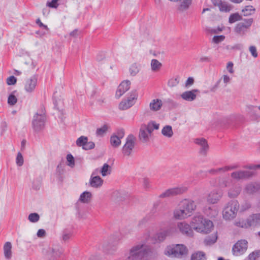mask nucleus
Instances as JSON below:
<instances>
[{
	"mask_svg": "<svg viewBox=\"0 0 260 260\" xmlns=\"http://www.w3.org/2000/svg\"><path fill=\"white\" fill-rule=\"evenodd\" d=\"M254 175V172L251 171L238 170L233 171L231 174V179L228 178H222L219 181V185L221 187H226L230 186L233 181H239L244 179H248Z\"/></svg>",
	"mask_w": 260,
	"mask_h": 260,
	"instance_id": "nucleus-1",
	"label": "nucleus"
},
{
	"mask_svg": "<svg viewBox=\"0 0 260 260\" xmlns=\"http://www.w3.org/2000/svg\"><path fill=\"white\" fill-rule=\"evenodd\" d=\"M192 229L198 233L208 234L210 233L213 227L211 221L205 218L202 215H196L193 217L191 222Z\"/></svg>",
	"mask_w": 260,
	"mask_h": 260,
	"instance_id": "nucleus-2",
	"label": "nucleus"
},
{
	"mask_svg": "<svg viewBox=\"0 0 260 260\" xmlns=\"http://www.w3.org/2000/svg\"><path fill=\"white\" fill-rule=\"evenodd\" d=\"M63 248L58 244H54L44 247L42 253L48 260H56L63 253Z\"/></svg>",
	"mask_w": 260,
	"mask_h": 260,
	"instance_id": "nucleus-3",
	"label": "nucleus"
},
{
	"mask_svg": "<svg viewBox=\"0 0 260 260\" xmlns=\"http://www.w3.org/2000/svg\"><path fill=\"white\" fill-rule=\"evenodd\" d=\"M188 250L183 244L172 245L167 246L164 251L165 255L172 257L180 258L187 254Z\"/></svg>",
	"mask_w": 260,
	"mask_h": 260,
	"instance_id": "nucleus-4",
	"label": "nucleus"
},
{
	"mask_svg": "<svg viewBox=\"0 0 260 260\" xmlns=\"http://www.w3.org/2000/svg\"><path fill=\"white\" fill-rule=\"evenodd\" d=\"M239 204L237 200H232L228 202L222 211L223 218L225 220L234 218L239 209Z\"/></svg>",
	"mask_w": 260,
	"mask_h": 260,
	"instance_id": "nucleus-5",
	"label": "nucleus"
},
{
	"mask_svg": "<svg viewBox=\"0 0 260 260\" xmlns=\"http://www.w3.org/2000/svg\"><path fill=\"white\" fill-rule=\"evenodd\" d=\"M253 22L252 18L243 19L235 26L234 29L235 32L240 36H245L250 29Z\"/></svg>",
	"mask_w": 260,
	"mask_h": 260,
	"instance_id": "nucleus-6",
	"label": "nucleus"
},
{
	"mask_svg": "<svg viewBox=\"0 0 260 260\" xmlns=\"http://www.w3.org/2000/svg\"><path fill=\"white\" fill-rule=\"evenodd\" d=\"M46 117L45 113L42 111L41 113H36L33 116L32 120V127L33 129L39 132L43 129L45 127Z\"/></svg>",
	"mask_w": 260,
	"mask_h": 260,
	"instance_id": "nucleus-7",
	"label": "nucleus"
},
{
	"mask_svg": "<svg viewBox=\"0 0 260 260\" xmlns=\"http://www.w3.org/2000/svg\"><path fill=\"white\" fill-rule=\"evenodd\" d=\"M179 204L180 208L183 209L188 217L192 215L196 209V204L194 202L190 199H185L181 200Z\"/></svg>",
	"mask_w": 260,
	"mask_h": 260,
	"instance_id": "nucleus-8",
	"label": "nucleus"
},
{
	"mask_svg": "<svg viewBox=\"0 0 260 260\" xmlns=\"http://www.w3.org/2000/svg\"><path fill=\"white\" fill-rule=\"evenodd\" d=\"M135 145V138L133 135H129L126 139V142L122 148V153L125 156H129L133 153Z\"/></svg>",
	"mask_w": 260,
	"mask_h": 260,
	"instance_id": "nucleus-9",
	"label": "nucleus"
},
{
	"mask_svg": "<svg viewBox=\"0 0 260 260\" xmlns=\"http://www.w3.org/2000/svg\"><path fill=\"white\" fill-rule=\"evenodd\" d=\"M137 98L138 94L136 91H132L131 92L129 96L127 98V100H123L120 103L119 105V108L122 110H125L129 108L135 104Z\"/></svg>",
	"mask_w": 260,
	"mask_h": 260,
	"instance_id": "nucleus-10",
	"label": "nucleus"
},
{
	"mask_svg": "<svg viewBox=\"0 0 260 260\" xmlns=\"http://www.w3.org/2000/svg\"><path fill=\"white\" fill-rule=\"evenodd\" d=\"M187 189L186 187L180 186L170 188L159 195V198H164L181 194Z\"/></svg>",
	"mask_w": 260,
	"mask_h": 260,
	"instance_id": "nucleus-11",
	"label": "nucleus"
},
{
	"mask_svg": "<svg viewBox=\"0 0 260 260\" xmlns=\"http://www.w3.org/2000/svg\"><path fill=\"white\" fill-rule=\"evenodd\" d=\"M247 249V242L245 240L238 241L233 247V253L235 256H239L245 252Z\"/></svg>",
	"mask_w": 260,
	"mask_h": 260,
	"instance_id": "nucleus-12",
	"label": "nucleus"
},
{
	"mask_svg": "<svg viewBox=\"0 0 260 260\" xmlns=\"http://www.w3.org/2000/svg\"><path fill=\"white\" fill-rule=\"evenodd\" d=\"M99 173V169H95L93 171L90 176L89 183L91 187L93 188H100L103 184V180L99 176H96Z\"/></svg>",
	"mask_w": 260,
	"mask_h": 260,
	"instance_id": "nucleus-13",
	"label": "nucleus"
},
{
	"mask_svg": "<svg viewBox=\"0 0 260 260\" xmlns=\"http://www.w3.org/2000/svg\"><path fill=\"white\" fill-rule=\"evenodd\" d=\"M177 228L179 231L184 235L188 237L193 236V229L191 224H189L185 221L179 222L177 225Z\"/></svg>",
	"mask_w": 260,
	"mask_h": 260,
	"instance_id": "nucleus-14",
	"label": "nucleus"
},
{
	"mask_svg": "<svg viewBox=\"0 0 260 260\" xmlns=\"http://www.w3.org/2000/svg\"><path fill=\"white\" fill-rule=\"evenodd\" d=\"M214 6L217 7L220 12L229 13L233 9V6L225 1L222 0H212Z\"/></svg>",
	"mask_w": 260,
	"mask_h": 260,
	"instance_id": "nucleus-15",
	"label": "nucleus"
},
{
	"mask_svg": "<svg viewBox=\"0 0 260 260\" xmlns=\"http://www.w3.org/2000/svg\"><path fill=\"white\" fill-rule=\"evenodd\" d=\"M38 83V78L36 76H32L27 78L24 83V90L27 93L34 92Z\"/></svg>",
	"mask_w": 260,
	"mask_h": 260,
	"instance_id": "nucleus-16",
	"label": "nucleus"
},
{
	"mask_svg": "<svg viewBox=\"0 0 260 260\" xmlns=\"http://www.w3.org/2000/svg\"><path fill=\"white\" fill-rule=\"evenodd\" d=\"M223 195L221 191L218 189H214L208 194L207 201L212 204L217 203L221 199Z\"/></svg>",
	"mask_w": 260,
	"mask_h": 260,
	"instance_id": "nucleus-17",
	"label": "nucleus"
},
{
	"mask_svg": "<svg viewBox=\"0 0 260 260\" xmlns=\"http://www.w3.org/2000/svg\"><path fill=\"white\" fill-rule=\"evenodd\" d=\"M76 145L82 147L84 150H90L94 147V143L91 141L88 142V138L85 136H81L76 140Z\"/></svg>",
	"mask_w": 260,
	"mask_h": 260,
	"instance_id": "nucleus-18",
	"label": "nucleus"
},
{
	"mask_svg": "<svg viewBox=\"0 0 260 260\" xmlns=\"http://www.w3.org/2000/svg\"><path fill=\"white\" fill-rule=\"evenodd\" d=\"M171 231L172 230L171 229L160 230L152 238V242L155 243L163 241L167 237L171 235Z\"/></svg>",
	"mask_w": 260,
	"mask_h": 260,
	"instance_id": "nucleus-19",
	"label": "nucleus"
},
{
	"mask_svg": "<svg viewBox=\"0 0 260 260\" xmlns=\"http://www.w3.org/2000/svg\"><path fill=\"white\" fill-rule=\"evenodd\" d=\"M241 190L242 187L240 184H233L228 190V196L231 199L236 198L240 194Z\"/></svg>",
	"mask_w": 260,
	"mask_h": 260,
	"instance_id": "nucleus-20",
	"label": "nucleus"
},
{
	"mask_svg": "<svg viewBox=\"0 0 260 260\" xmlns=\"http://www.w3.org/2000/svg\"><path fill=\"white\" fill-rule=\"evenodd\" d=\"M194 142L200 147V153L203 155H206L209 149L207 141L204 138H197Z\"/></svg>",
	"mask_w": 260,
	"mask_h": 260,
	"instance_id": "nucleus-21",
	"label": "nucleus"
},
{
	"mask_svg": "<svg viewBox=\"0 0 260 260\" xmlns=\"http://www.w3.org/2000/svg\"><path fill=\"white\" fill-rule=\"evenodd\" d=\"M260 189V184L256 182H251L245 184L244 192L248 194H252Z\"/></svg>",
	"mask_w": 260,
	"mask_h": 260,
	"instance_id": "nucleus-22",
	"label": "nucleus"
},
{
	"mask_svg": "<svg viewBox=\"0 0 260 260\" xmlns=\"http://www.w3.org/2000/svg\"><path fill=\"white\" fill-rule=\"evenodd\" d=\"M131 82L128 80L124 81L118 87L116 92L115 96L116 98H119L130 88Z\"/></svg>",
	"mask_w": 260,
	"mask_h": 260,
	"instance_id": "nucleus-23",
	"label": "nucleus"
},
{
	"mask_svg": "<svg viewBox=\"0 0 260 260\" xmlns=\"http://www.w3.org/2000/svg\"><path fill=\"white\" fill-rule=\"evenodd\" d=\"M173 217L177 220H184L189 217L185 211L180 208V204H178L177 207L173 211Z\"/></svg>",
	"mask_w": 260,
	"mask_h": 260,
	"instance_id": "nucleus-24",
	"label": "nucleus"
},
{
	"mask_svg": "<svg viewBox=\"0 0 260 260\" xmlns=\"http://www.w3.org/2000/svg\"><path fill=\"white\" fill-rule=\"evenodd\" d=\"M124 132L121 130L117 135H113L110 138L111 145L114 147H118L121 144V139L124 137Z\"/></svg>",
	"mask_w": 260,
	"mask_h": 260,
	"instance_id": "nucleus-25",
	"label": "nucleus"
},
{
	"mask_svg": "<svg viewBox=\"0 0 260 260\" xmlns=\"http://www.w3.org/2000/svg\"><path fill=\"white\" fill-rule=\"evenodd\" d=\"M199 92L198 89H193L189 91H186L181 94L182 99L188 102H192L196 100L197 93Z\"/></svg>",
	"mask_w": 260,
	"mask_h": 260,
	"instance_id": "nucleus-26",
	"label": "nucleus"
},
{
	"mask_svg": "<svg viewBox=\"0 0 260 260\" xmlns=\"http://www.w3.org/2000/svg\"><path fill=\"white\" fill-rule=\"evenodd\" d=\"M4 255L6 259H10L13 256L12 245L10 242H6L3 246Z\"/></svg>",
	"mask_w": 260,
	"mask_h": 260,
	"instance_id": "nucleus-27",
	"label": "nucleus"
},
{
	"mask_svg": "<svg viewBox=\"0 0 260 260\" xmlns=\"http://www.w3.org/2000/svg\"><path fill=\"white\" fill-rule=\"evenodd\" d=\"M162 104V102L160 99H153L149 103V109L152 112L158 111L161 109Z\"/></svg>",
	"mask_w": 260,
	"mask_h": 260,
	"instance_id": "nucleus-28",
	"label": "nucleus"
},
{
	"mask_svg": "<svg viewBox=\"0 0 260 260\" xmlns=\"http://www.w3.org/2000/svg\"><path fill=\"white\" fill-rule=\"evenodd\" d=\"M249 226H257L260 225V213L253 214L248 218Z\"/></svg>",
	"mask_w": 260,
	"mask_h": 260,
	"instance_id": "nucleus-29",
	"label": "nucleus"
},
{
	"mask_svg": "<svg viewBox=\"0 0 260 260\" xmlns=\"http://www.w3.org/2000/svg\"><path fill=\"white\" fill-rule=\"evenodd\" d=\"M92 197V193L90 191H85L80 194L78 201L82 203L88 204L91 201Z\"/></svg>",
	"mask_w": 260,
	"mask_h": 260,
	"instance_id": "nucleus-30",
	"label": "nucleus"
},
{
	"mask_svg": "<svg viewBox=\"0 0 260 260\" xmlns=\"http://www.w3.org/2000/svg\"><path fill=\"white\" fill-rule=\"evenodd\" d=\"M238 168V166L236 165H232L229 166H225L221 168H218L216 170H211L210 172L212 173H219L220 172H226L229 171L233 170Z\"/></svg>",
	"mask_w": 260,
	"mask_h": 260,
	"instance_id": "nucleus-31",
	"label": "nucleus"
},
{
	"mask_svg": "<svg viewBox=\"0 0 260 260\" xmlns=\"http://www.w3.org/2000/svg\"><path fill=\"white\" fill-rule=\"evenodd\" d=\"M159 124L154 121H151L148 123L147 125H143L142 126L147 131V133L150 135L154 129H158Z\"/></svg>",
	"mask_w": 260,
	"mask_h": 260,
	"instance_id": "nucleus-32",
	"label": "nucleus"
},
{
	"mask_svg": "<svg viewBox=\"0 0 260 260\" xmlns=\"http://www.w3.org/2000/svg\"><path fill=\"white\" fill-rule=\"evenodd\" d=\"M161 134L166 138H171L173 135V131L172 126L170 125L165 126L161 130Z\"/></svg>",
	"mask_w": 260,
	"mask_h": 260,
	"instance_id": "nucleus-33",
	"label": "nucleus"
},
{
	"mask_svg": "<svg viewBox=\"0 0 260 260\" xmlns=\"http://www.w3.org/2000/svg\"><path fill=\"white\" fill-rule=\"evenodd\" d=\"M150 137V135L147 133V131L142 126L140 128L139 133L140 139L143 142H146L149 140Z\"/></svg>",
	"mask_w": 260,
	"mask_h": 260,
	"instance_id": "nucleus-34",
	"label": "nucleus"
},
{
	"mask_svg": "<svg viewBox=\"0 0 260 260\" xmlns=\"http://www.w3.org/2000/svg\"><path fill=\"white\" fill-rule=\"evenodd\" d=\"M179 1H180V4L178 6V9L181 11L188 9L191 4V0H179Z\"/></svg>",
	"mask_w": 260,
	"mask_h": 260,
	"instance_id": "nucleus-35",
	"label": "nucleus"
},
{
	"mask_svg": "<svg viewBox=\"0 0 260 260\" xmlns=\"http://www.w3.org/2000/svg\"><path fill=\"white\" fill-rule=\"evenodd\" d=\"M151 69L153 72H156L160 70L162 64L157 59H153L151 61Z\"/></svg>",
	"mask_w": 260,
	"mask_h": 260,
	"instance_id": "nucleus-36",
	"label": "nucleus"
},
{
	"mask_svg": "<svg viewBox=\"0 0 260 260\" xmlns=\"http://www.w3.org/2000/svg\"><path fill=\"white\" fill-rule=\"evenodd\" d=\"M140 71V65L137 63L132 64L129 68L131 76H135Z\"/></svg>",
	"mask_w": 260,
	"mask_h": 260,
	"instance_id": "nucleus-37",
	"label": "nucleus"
},
{
	"mask_svg": "<svg viewBox=\"0 0 260 260\" xmlns=\"http://www.w3.org/2000/svg\"><path fill=\"white\" fill-rule=\"evenodd\" d=\"M191 260H206V254L202 251H197L193 253L191 256Z\"/></svg>",
	"mask_w": 260,
	"mask_h": 260,
	"instance_id": "nucleus-38",
	"label": "nucleus"
},
{
	"mask_svg": "<svg viewBox=\"0 0 260 260\" xmlns=\"http://www.w3.org/2000/svg\"><path fill=\"white\" fill-rule=\"evenodd\" d=\"M235 225L237 226L247 229L249 228V224L248 219H239L235 222Z\"/></svg>",
	"mask_w": 260,
	"mask_h": 260,
	"instance_id": "nucleus-39",
	"label": "nucleus"
},
{
	"mask_svg": "<svg viewBox=\"0 0 260 260\" xmlns=\"http://www.w3.org/2000/svg\"><path fill=\"white\" fill-rule=\"evenodd\" d=\"M111 171L110 166L106 163L104 164L100 170H99V172H100L103 177L109 175L111 173Z\"/></svg>",
	"mask_w": 260,
	"mask_h": 260,
	"instance_id": "nucleus-40",
	"label": "nucleus"
},
{
	"mask_svg": "<svg viewBox=\"0 0 260 260\" xmlns=\"http://www.w3.org/2000/svg\"><path fill=\"white\" fill-rule=\"evenodd\" d=\"M217 239V236L216 234L210 235L205 239L204 243L206 245H211L215 243Z\"/></svg>",
	"mask_w": 260,
	"mask_h": 260,
	"instance_id": "nucleus-41",
	"label": "nucleus"
},
{
	"mask_svg": "<svg viewBox=\"0 0 260 260\" xmlns=\"http://www.w3.org/2000/svg\"><path fill=\"white\" fill-rule=\"evenodd\" d=\"M242 20V16L238 13H233L229 18V22L231 24Z\"/></svg>",
	"mask_w": 260,
	"mask_h": 260,
	"instance_id": "nucleus-42",
	"label": "nucleus"
},
{
	"mask_svg": "<svg viewBox=\"0 0 260 260\" xmlns=\"http://www.w3.org/2000/svg\"><path fill=\"white\" fill-rule=\"evenodd\" d=\"M244 16H249L253 14L255 12V9L252 6H246L242 10Z\"/></svg>",
	"mask_w": 260,
	"mask_h": 260,
	"instance_id": "nucleus-43",
	"label": "nucleus"
},
{
	"mask_svg": "<svg viewBox=\"0 0 260 260\" xmlns=\"http://www.w3.org/2000/svg\"><path fill=\"white\" fill-rule=\"evenodd\" d=\"M205 212L210 217H215L218 215V211L215 208L209 207L208 209L205 210Z\"/></svg>",
	"mask_w": 260,
	"mask_h": 260,
	"instance_id": "nucleus-44",
	"label": "nucleus"
},
{
	"mask_svg": "<svg viewBox=\"0 0 260 260\" xmlns=\"http://www.w3.org/2000/svg\"><path fill=\"white\" fill-rule=\"evenodd\" d=\"M72 235V233L71 231L68 230H64L62 231L61 239L64 242L68 241Z\"/></svg>",
	"mask_w": 260,
	"mask_h": 260,
	"instance_id": "nucleus-45",
	"label": "nucleus"
},
{
	"mask_svg": "<svg viewBox=\"0 0 260 260\" xmlns=\"http://www.w3.org/2000/svg\"><path fill=\"white\" fill-rule=\"evenodd\" d=\"M28 219L31 222L36 223L39 220L40 216L37 213H30L28 216Z\"/></svg>",
	"mask_w": 260,
	"mask_h": 260,
	"instance_id": "nucleus-46",
	"label": "nucleus"
},
{
	"mask_svg": "<svg viewBox=\"0 0 260 260\" xmlns=\"http://www.w3.org/2000/svg\"><path fill=\"white\" fill-rule=\"evenodd\" d=\"M179 83V78L176 77L170 79L168 82V85L170 87H173L177 86Z\"/></svg>",
	"mask_w": 260,
	"mask_h": 260,
	"instance_id": "nucleus-47",
	"label": "nucleus"
},
{
	"mask_svg": "<svg viewBox=\"0 0 260 260\" xmlns=\"http://www.w3.org/2000/svg\"><path fill=\"white\" fill-rule=\"evenodd\" d=\"M107 129L108 126L106 125H104L102 127L96 129V134L98 136L102 137L106 133Z\"/></svg>",
	"mask_w": 260,
	"mask_h": 260,
	"instance_id": "nucleus-48",
	"label": "nucleus"
},
{
	"mask_svg": "<svg viewBox=\"0 0 260 260\" xmlns=\"http://www.w3.org/2000/svg\"><path fill=\"white\" fill-rule=\"evenodd\" d=\"M17 102V99L14 94L11 93L9 95L8 99V104L9 105L13 106L16 104Z\"/></svg>",
	"mask_w": 260,
	"mask_h": 260,
	"instance_id": "nucleus-49",
	"label": "nucleus"
},
{
	"mask_svg": "<svg viewBox=\"0 0 260 260\" xmlns=\"http://www.w3.org/2000/svg\"><path fill=\"white\" fill-rule=\"evenodd\" d=\"M67 165L73 167L75 165L74 158L71 154H68L67 155Z\"/></svg>",
	"mask_w": 260,
	"mask_h": 260,
	"instance_id": "nucleus-50",
	"label": "nucleus"
},
{
	"mask_svg": "<svg viewBox=\"0 0 260 260\" xmlns=\"http://www.w3.org/2000/svg\"><path fill=\"white\" fill-rule=\"evenodd\" d=\"M260 256V250L254 251L248 255V258L250 260H255L257 258Z\"/></svg>",
	"mask_w": 260,
	"mask_h": 260,
	"instance_id": "nucleus-51",
	"label": "nucleus"
},
{
	"mask_svg": "<svg viewBox=\"0 0 260 260\" xmlns=\"http://www.w3.org/2000/svg\"><path fill=\"white\" fill-rule=\"evenodd\" d=\"M225 39V36L223 35L215 36L212 39V42L215 44H218L223 41Z\"/></svg>",
	"mask_w": 260,
	"mask_h": 260,
	"instance_id": "nucleus-52",
	"label": "nucleus"
},
{
	"mask_svg": "<svg viewBox=\"0 0 260 260\" xmlns=\"http://www.w3.org/2000/svg\"><path fill=\"white\" fill-rule=\"evenodd\" d=\"M24 160L22 155L20 152H18L16 157V164L18 166H22Z\"/></svg>",
	"mask_w": 260,
	"mask_h": 260,
	"instance_id": "nucleus-53",
	"label": "nucleus"
},
{
	"mask_svg": "<svg viewBox=\"0 0 260 260\" xmlns=\"http://www.w3.org/2000/svg\"><path fill=\"white\" fill-rule=\"evenodd\" d=\"M123 193L120 191H115L113 194V198L117 201L122 200Z\"/></svg>",
	"mask_w": 260,
	"mask_h": 260,
	"instance_id": "nucleus-54",
	"label": "nucleus"
},
{
	"mask_svg": "<svg viewBox=\"0 0 260 260\" xmlns=\"http://www.w3.org/2000/svg\"><path fill=\"white\" fill-rule=\"evenodd\" d=\"M232 79V77L228 75H223L221 79L219 80L218 82H220V80H222L223 83L226 85L230 83L231 80Z\"/></svg>",
	"mask_w": 260,
	"mask_h": 260,
	"instance_id": "nucleus-55",
	"label": "nucleus"
},
{
	"mask_svg": "<svg viewBox=\"0 0 260 260\" xmlns=\"http://www.w3.org/2000/svg\"><path fill=\"white\" fill-rule=\"evenodd\" d=\"M17 79L13 76H11L7 79V83L9 85H13L16 84Z\"/></svg>",
	"mask_w": 260,
	"mask_h": 260,
	"instance_id": "nucleus-56",
	"label": "nucleus"
},
{
	"mask_svg": "<svg viewBox=\"0 0 260 260\" xmlns=\"http://www.w3.org/2000/svg\"><path fill=\"white\" fill-rule=\"evenodd\" d=\"M234 64L232 62H229L227 63L226 70L228 72L231 74H233L234 73V70L233 69Z\"/></svg>",
	"mask_w": 260,
	"mask_h": 260,
	"instance_id": "nucleus-57",
	"label": "nucleus"
},
{
	"mask_svg": "<svg viewBox=\"0 0 260 260\" xmlns=\"http://www.w3.org/2000/svg\"><path fill=\"white\" fill-rule=\"evenodd\" d=\"M249 50V51H250L251 55L253 57L256 58L257 57L258 54H257L256 48L255 46H250Z\"/></svg>",
	"mask_w": 260,
	"mask_h": 260,
	"instance_id": "nucleus-58",
	"label": "nucleus"
},
{
	"mask_svg": "<svg viewBox=\"0 0 260 260\" xmlns=\"http://www.w3.org/2000/svg\"><path fill=\"white\" fill-rule=\"evenodd\" d=\"M46 6L50 8H56L58 6V4L55 0H52L51 2H47Z\"/></svg>",
	"mask_w": 260,
	"mask_h": 260,
	"instance_id": "nucleus-59",
	"label": "nucleus"
},
{
	"mask_svg": "<svg viewBox=\"0 0 260 260\" xmlns=\"http://www.w3.org/2000/svg\"><path fill=\"white\" fill-rule=\"evenodd\" d=\"M143 186L146 189H147L150 187V181L148 178L143 179Z\"/></svg>",
	"mask_w": 260,
	"mask_h": 260,
	"instance_id": "nucleus-60",
	"label": "nucleus"
},
{
	"mask_svg": "<svg viewBox=\"0 0 260 260\" xmlns=\"http://www.w3.org/2000/svg\"><path fill=\"white\" fill-rule=\"evenodd\" d=\"M76 216L80 219L85 218V213L82 210L78 209L76 212Z\"/></svg>",
	"mask_w": 260,
	"mask_h": 260,
	"instance_id": "nucleus-61",
	"label": "nucleus"
},
{
	"mask_svg": "<svg viewBox=\"0 0 260 260\" xmlns=\"http://www.w3.org/2000/svg\"><path fill=\"white\" fill-rule=\"evenodd\" d=\"M46 235V231L44 229H40L38 231L37 235L39 238H43Z\"/></svg>",
	"mask_w": 260,
	"mask_h": 260,
	"instance_id": "nucleus-62",
	"label": "nucleus"
},
{
	"mask_svg": "<svg viewBox=\"0 0 260 260\" xmlns=\"http://www.w3.org/2000/svg\"><path fill=\"white\" fill-rule=\"evenodd\" d=\"M36 23L37 24H38L39 25L40 27H42L47 30H48V28L47 26L44 24L43 23H42L40 19H37Z\"/></svg>",
	"mask_w": 260,
	"mask_h": 260,
	"instance_id": "nucleus-63",
	"label": "nucleus"
},
{
	"mask_svg": "<svg viewBox=\"0 0 260 260\" xmlns=\"http://www.w3.org/2000/svg\"><path fill=\"white\" fill-rule=\"evenodd\" d=\"M199 61L200 62H208L210 61V58L207 56H202L200 57Z\"/></svg>",
	"mask_w": 260,
	"mask_h": 260,
	"instance_id": "nucleus-64",
	"label": "nucleus"
}]
</instances>
